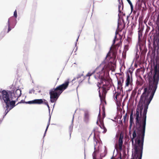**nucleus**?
<instances>
[{
  "instance_id": "1",
  "label": "nucleus",
  "mask_w": 159,
  "mask_h": 159,
  "mask_svg": "<svg viewBox=\"0 0 159 159\" xmlns=\"http://www.w3.org/2000/svg\"><path fill=\"white\" fill-rule=\"evenodd\" d=\"M152 96L151 99L144 106V109L141 117L139 116V111L136 108V113L134 115L135 116V125L137 130V136L136 130H134L132 134V138L131 141L133 148L132 157L131 159H142L143 149V143L146 124L147 113L148 105L152 99Z\"/></svg>"
},
{
  "instance_id": "2",
  "label": "nucleus",
  "mask_w": 159,
  "mask_h": 159,
  "mask_svg": "<svg viewBox=\"0 0 159 159\" xmlns=\"http://www.w3.org/2000/svg\"><path fill=\"white\" fill-rule=\"evenodd\" d=\"M156 30L153 35L152 50L150 56L151 63L150 71L144 77L148 83L157 84L159 81V11L155 22Z\"/></svg>"
},
{
  "instance_id": "3",
  "label": "nucleus",
  "mask_w": 159,
  "mask_h": 159,
  "mask_svg": "<svg viewBox=\"0 0 159 159\" xmlns=\"http://www.w3.org/2000/svg\"><path fill=\"white\" fill-rule=\"evenodd\" d=\"M157 85L152 83H148V87L144 89L143 92L140 97V101L137 107V108H138L139 111L143 110V107L144 108V105L147 101L151 99L152 96L153 98L157 88Z\"/></svg>"
},
{
  "instance_id": "4",
  "label": "nucleus",
  "mask_w": 159,
  "mask_h": 159,
  "mask_svg": "<svg viewBox=\"0 0 159 159\" xmlns=\"http://www.w3.org/2000/svg\"><path fill=\"white\" fill-rule=\"evenodd\" d=\"M69 79L65 81L62 84L50 90V101L51 103L56 102L61 93L68 87Z\"/></svg>"
},
{
  "instance_id": "5",
  "label": "nucleus",
  "mask_w": 159,
  "mask_h": 159,
  "mask_svg": "<svg viewBox=\"0 0 159 159\" xmlns=\"http://www.w3.org/2000/svg\"><path fill=\"white\" fill-rule=\"evenodd\" d=\"M107 66L104 65L101 69V71L97 72V75H94L96 79L98 78L100 80L101 83H103V81L107 82L105 84H103L102 87V92L105 93H106L107 91L109 90L110 88V83L107 81L105 77V70L107 69Z\"/></svg>"
},
{
  "instance_id": "6",
  "label": "nucleus",
  "mask_w": 159,
  "mask_h": 159,
  "mask_svg": "<svg viewBox=\"0 0 159 159\" xmlns=\"http://www.w3.org/2000/svg\"><path fill=\"white\" fill-rule=\"evenodd\" d=\"M21 91L20 89H16L14 90H8L9 102L16 104V102L18 101V98L21 96Z\"/></svg>"
},
{
  "instance_id": "7",
  "label": "nucleus",
  "mask_w": 159,
  "mask_h": 159,
  "mask_svg": "<svg viewBox=\"0 0 159 159\" xmlns=\"http://www.w3.org/2000/svg\"><path fill=\"white\" fill-rule=\"evenodd\" d=\"M16 23V20L14 19L13 17H11L8 19L7 24L8 25L7 33L14 28Z\"/></svg>"
},
{
  "instance_id": "8",
  "label": "nucleus",
  "mask_w": 159,
  "mask_h": 159,
  "mask_svg": "<svg viewBox=\"0 0 159 159\" xmlns=\"http://www.w3.org/2000/svg\"><path fill=\"white\" fill-rule=\"evenodd\" d=\"M2 95H0V99L3 101L4 103L9 102V95L7 90H3L1 91Z\"/></svg>"
},
{
  "instance_id": "9",
  "label": "nucleus",
  "mask_w": 159,
  "mask_h": 159,
  "mask_svg": "<svg viewBox=\"0 0 159 159\" xmlns=\"http://www.w3.org/2000/svg\"><path fill=\"white\" fill-rule=\"evenodd\" d=\"M5 103L6 104V108L5 112L7 113V114L10 110L12 109L16 106V104H15L10 102H6Z\"/></svg>"
},
{
  "instance_id": "10",
  "label": "nucleus",
  "mask_w": 159,
  "mask_h": 159,
  "mask_svg": "<svg viewBox=\"0 0 159 159\" xmlns=\"http://www.w3.org/2000/svg\"><path fill=\"white\" fill-rule=\"evenodd\" d=\"M117 84L118 86L117 87V89H119L120 91L121 90L122 91V84L124 82V79L122 77H120L119 78V79L117 78Z\"/></svg>"
},
{
  "instance_id": "11",
  "label": "nucleus",
  "mask_w": 159,
  "mask_h": 159,
  "mask_svg": "<svg viewBox=\"0 0 159 159\" xmlns=\"http://www.w3.org/2000/svg\"><path fill=\"white\" fill-rule=\"evenodd\" d=\"M132 76L131 77L129 73H126V79L125 81V86H128L129 84L132 83Z\"/></svg>"
},
{
  "instance_id": "12",
  "label": "nucleus",
  "mask_w": 159,
  "mask_h": 159,
  "mask_svg": "<svg viewBox=\"0 0 159 159\" xmlns=\"http://www.w3.org/2000/svg\"><path fill=\"white\" fill-rule=\"evenodd\" d=\"M133 115H134V110H132L131 111L130 115V119H129V122L130 124L129 126V128L130 130L131 129L132 124H134V118H133Z\"/></svg>"
},
{
  "instance_id": "13",
  "label": "nucleus",
  "mask_w": 159,
  "mask_h": 159,
  "mask_svg": "<svg viewBox=\"0 0 159 159\" xmlns=\"http://www.w3.org/2000/svg\"><path fill=\"white\" fill-rule=\"evenodd\" d=\"M89 113L88 111H85L84 114V120L86 123H88L89 120Z\"/></svg>"
},
{
  "instance_id": "14",
  "label": "nucleus",
  "mask_w": 159,
  "mask_h": 159,
  "mask_svg": "<svg viewBox=\"0 0 159 159\" xmlns=\"http://www.w3.org/2000/svg\"><path fill=\"white\" fill-rule=\"evenodd\" d=\"M118 142L119 149L120 150H121L122 148V145L123 142L122 137H120L119 139Z\"/></svg>"
},
{
  "instance_id": "15",
  "label": "nucleus",
  "mask_w": 159,
  "mask_h": 159,
  "mask_svg": "<svg viewBox=\"0 0 159 159\" xmlns=\"http://www.w3.org/2000/svg\"><path fill=\"white\" fill-rule=\"evenodd\" d=\"M121 2H120V4L118 5V12L119 14H120V13H123V12L122 11L123 9V5L122 2V1H121Z\"/></svg>"
},
{
  "instance_id": "16",
  "label": "nucleus",
  "mask_w": 159,
  "mask_h": 159,
  "mask_svg": "<svg viewBox=\"0 0 159 159\" xmlns=\"http://www.w3.org/2000/svg\"><path fill=\"white\" fill-rule=\"evenodd\" d=\"M95 147H96V144H94V151L93 152L92 154V156H93V158H95L96 157L97 154L99 152V149H96Z\"/></svg>"
},
{
  "instance_id": "17",
  "label": "nucleus",
  "mask_w": 159,
  "mask_h": 159,
  "mask_svg": "<svg viewBox=\"0 0 159 159\" xmlns=\"http://www.w3.org/2000/svg\"><path fill=\"white\" fill-rule=\"evenodd\" d=\"M43 99H35L34 100V104H41L43 103Z\"/></svg>"
},
{
  "instance_id": "18",
  "label": "nucleus",
  "mask_w": 159,
  "mask_h": 159,
  "mask_svg": "<svg viewBox=\"0 0 159 159\" xmlns=\"http://www.w3.org/2000/svg\"><path fill=\"white\" fill-rule=\"evenodd\" d=\"M74 118V115H73V119L72 120L70 126L69 127V131L70 133V137H71V135L73 130V120Z\"/></svg>"
},
{
  "instance_id": "19",
  "label": "nucleus",
  "mask_w": 159,
  "mask_h": 159,
  "mask_svg": "<svg viewBox=\"0 0 159 159\" xmlns=\"http://www.w3.org/2000/svg\"><path fill=\"white\" fill-rule=\"evenodd\" d=\"M51 118V116L50 114V113H49V119H48V125H47L46 129H45V131L43 137H45V136L47 131L49 127V126L50 124Z\"/></svg>"
},
{
  "instance_id": "20",
  "label": "nucleus",
  "mask_w": 159,
  "mask_h": 159,
  "mask_svg": "<svg viewBox=\"0 0 159 159\" xmlns=\"http://www.w3.org/2000/svg\"><path fill=\"white\" fill-rule=\"evenodd\" d=\"M104 150L103 153H101L100 154V157H104L106 155L107 153V149L106 147L105 146L104 147Z\"/></svg>"
},
{
  "instance_id": "21",
  "label": "nucleus",
  "mask_w": 159,
  "mask_h": 159,
  "mask_svg": "<svg viewBox=\"0 0 159 159\" xmlns=\"http://www.w3.org/2000/svg\"><path fill=\"white\" fill-rule=\"evenodd\" d=\"M118 23H117V29H119L120 26L121 25L122 23L120 20V15L118 14Z\"/></svg>"
},
{
  "instance_id": "22",
  "label": "nucleus",
  "mask_w": 159,
  "mask_h": 159,
  "mask_svg": "<svg viewBox=\"0 0 159 159\" xmlns=\"http://www.w3.org/2000/svg\"><path fill=\"white\" fill-rule=\"evenodd\" d=\"M101 114H100V109H99V113L98 114V120L96 122V124L97 125H99L98 124V121H99L100 122V123L101 124L102 123V121L101 119Z\"/></svg>"
},
{
  "instance_id": "23",
  "label": "nucleus",
  "mask_w": 159,
  "mask_h": 159,
  "mask_svg": "<svg viewBox=\"0 0 159 159\" xmlns=\"http://www.w3.org/2000/svg\"><path fill=\"white\" fill-rule=\"evenodd\" d=\"M101 65H100V66H98L96 68V69L93 70L92 72H88V73H89V77H90V76H91L94 73H95V72L96 71V70L98 69H99L100 68V67H101Z\"/></svg>"
},
{
  "instance_id": "24",
  "label": "nucleus",
  "mask_w": 159,
  "mask_h": 159,
  "mask_svg": "<svg viewBox=\"0 0 159 159\" xmlns=\"http://www.w3.org/2000/svg\"><path fill=\"white\" fill-rule=\"evenodd\" d=\"M83 76V74L78 75L76 77L74 78L72 80V82H73L76 79H79V78H80L81 77Z\"/></svg>"
},
{
  "instance_id": "25",
  "label": "nucleus",
  "mask_w": 159,
  "mask_h": 159,
  "mask_svg": "<svg viewBox=\"0 0 159 159\" xmlns=\"http://www.w3.org/2000/svg\"><path fill=\"white\" fill-rule=\"evenodd\" d=\"M101 124V125H99V126L102 129H103L104 131L102 132L103 133H105L106 132L107 130L105 127L104 125L102 124V123Z\"/></svg>"
},
{
  "instance_id": "26",
  "label": "nucleus",
  "mask_w": 159,
  "mask_h": 159,
  "mask_svg": "<svg viewBox=\"0 0 159 159\" xmlns=\"http://www.w3.org/2000/svg\"><path fill=\"white\" fill-rule=\"evenodd\" d=\"M115 42H116V40L115 39H114L113 40V42H112V45L110 47V50L107 53V56H106V59L107 57H108L109 56V54H110L111 53V52H110V51L111 50V47L115 43Z\"/></svg>"
},
{
  "instance_id": "27",
  "label": "nucleus",
  "mask_w": 159,
  "mask_h": 159,
  "mask_svg": "<svg viewBox=\"0 0 159 159\" xmlns=\"http://www.w3.org/2000/svg\"><path fill=\"white\" fill-rule=\"evenodd\" d=\"M138 39L139 40H141L140 39V37H142V31L141 30H139L138 31Z\"/></svg>"
},
{
  "instance_id": "28",
  "label": "nucleus",
  "mask_w": 159,
  "mask_h": 159,
  "mask_svg": "<svg viewBox=\"0 0 159 159\" xmlns=\"http://www.w3.org/2000/svg\"><path fill=\"white\" fill-rule=\"evenodd\" d=\"M129 4L130 5L131 10V12H132L133 11V6L132 3L130 0H126Z\"/></svg>"
},
{
  "instance_id": "29",
  "label": "nucleus",
  "mask_w": 159,
  "mask_h": 159,
  "mask_svg": "<svg viewBox=\"0 0 159 159\" xmlns=\"http://www.w3.org/2000/svg\"><path fill=\"white\" fill-rule=\"evenodd\" d=\"M25 103L29 104H34V100L26 102H25Z\"/></svg>"
},
{
  "instance_id": "30",
  "label": "nucleus",
  "mask_w": 159,
  "mask_h": 159,
  "mask_svg": "<svg viewBox=\"0 0 159 159\" xmlns=\"http://www.w3.org/2000/svg\"><path fill=\"white\" fill-rule=\"evenodd\" d=\"M128 73H129L130 74V76H131V77H132V74H133V71L132 70H131V69H129L128 70Z\"/></svg>"
},
{
  "instance_id": "31",
  "label": "nucleus",
  "mask_w": 159,
  "mask_h": 159,
  "mask_svg": "<svg viewBox=\"0 0 159 159\" xmlns=\"http://www.w3.org/2000/svg\"><path fill=\"white\" fill-rule=\"evenodd\" d=\"M34 92H35V90L33 89H30L29 90V93L31 94L32 93H34Z\"/></svg>"
},
{
  "instance_id": "32",
  "label": "nucleus",
  "mask_w": 159,
  "mask_h": 159,
  "mask_svg": "<svg viewBox=\"0 0 159 159\" xmlns=\"http://www.w3.org/2000/svg\"><path fill=\"white\" fill-rule=\"evenodd\" d=\"M43 104H44L45 105H46L47 106V105H48V102L45 99H43Z\"/></svg>"
},
{
  "instance_id": "33",
  "label": "nucleus",
  "mask_w": 159,
  "mask_h": 159,
  "mask_svg": "<svg viewBox=\"0 0 159 159\" xmlns=\"http://www.w3.org/2000/svg\"><path fill=\"white\" fill-rule=\"evenodd\" d=\"M14 16L16 18L17 16V13L16 11V10L14 12V14H13Z\"/></svg>"
},
{
  "instance_id": "34",
  "label": "nucleus",
  "mask_w": 159,
  "mask_h": 159,
  "mask_svg": "<svg viewBox=\"0 0 159 159\" xmlns=\"http://www.w3.org/2000/svg\"><path fill=\"white\" fill-rule=\"evenodd\" d=\"M25 102H25V101L24 100H21L20 101V102H18V103H17L16 105H16H17L18 104H20V103H25Z\"/></svg>"
},
{
  "instance_id": "35",
  "label": "nucleus",
  "mask_w": 159,
  "mask_h": 159,
  "mask_svg": "<svg viewBox=\"0 0 159 159\" xmlns=\"http://www.w3.org/2000/svg\"><path fill=\"white\" fill-rule=\"evenodd\" d=\"M127 118V114L126 113L125 115H124L123 116L124 119V122L125 123L126 122V120Z\"/></svg>"
},
{
  "instance_id": "36",
  "label": "nucleus",
  "mask_w": 159,
  "mask_h": 159,
  "mask_svg": "<svg viewBox=\"0 0 159 159\" xmlns=\"http://www.w3.org/2000/svg\"><path fill=\"white\" fill-rule=\"evenodd\" d=\"M98 93H99V97L100 98V100H101V101H102V97H101V93L100 92V90L99 89V90H98Z\"/></svg>"
},
{
  "instance_id": "37",
  "label": "nucleus",
  "mask_w": 159,
  "mask_h": 159,
  "mask_svg": "<svg viewBox=\"0 0 159 159\" xmlns=\"http://www.w3.org/2000/svg\"><path fill=\"white\" fill-rule=\"evenodd\" d=\"M95 133H94V137H93V140H94V141H95L96 144H97V141H96V138H95Z\"/></svg>"
},
{
  "instance_id": "38",
  "label": "nucleus",
  "mask_w": 159,
  "mask_h": 159,
  "mask_svg": "<svg viewBox=\"0 0 159 159\" xmlns=\"http://www.w3.org/2000/svg\"><path fill=\"white\" fill-rule=\"evenodd\" d=\"M121 19L122 20V22H123V23H124V26H125V21H124V20L123 18V17H120V20Z\"/></svg>"
},
{
  "instance_id": "39",
  "label": "nucleus",
  "mask_w": 159,
  "mask_h": 159,
  "mask_svg": "<svg viewBox=\"0 0 159 159\" xmlns=\"http://www.w3.org/2000/svg\"><path fill=\"white\" fill-rule=\"evenodd\" d=\"M117 95H116L115 97L114 98V99L116 102H118V99H117Z\"/></svg>"
},
{
  "instance_id": "40",
  "label": "nucleus",
  "mask_w": 159,
  "mask_h": 159,
  "mask_svg": "<svg viewBox=\"0 0 159 159\" xmlns=\"http://www.w3.org/2000/svg\"><path fill=\"white\" fill-rule=\"evenodd\" d=\"M79 36H80V35H79V36H78V38H77V39H76V42H75V46H76V45H77V41H78V39H79Z\"/></svg>"
},
{
  "instance_id": "41",
  "label": "nucleus",
  "mask_w": 159,
  "mask_h": 159,
  "mask_svg": "<svg viewBox=\"0 0 159 159\" xmlns=\"http://www.w3.org/2000/svg\"><path fill=\"white\" fill-rule=\"evenodd\" d=\"M116 93H116V95H117V96H119L120 95V94H121V91H120V92H117Z\"/></svg>"
},
{
  "instance_id": "42",
  "label": "nucleus",
  "mask_w": 159,
  "mask_h": 159,
  "mask_svg": "<svg viewBox=\"0 0 159 159\" xmlns=\"http://www.w3.org/2000/svg\"><path fill=\"white\" fill-rule=\"evenodd\" d=\"M143 110L139 111V114L141 116H142Z\"/></svg>"
},
{
  "instance_id": "43",
  "label": "nucleus",
  "mask_w": 159,
  "mask_h": 159,
  "mask_svg": "<svg viewBox=\"0 0 159 159\" xmlns=\"http://www.w3.org/2000/svg\"><path fill=\"white\" fill-rule=\"evenodd\" d=\"M47 106V107H48V110H49V113H50V107H49L48 104Z\"/></svg>"
},
{
  "instance_id": "44",
  "label": "nucleus",
  "mask_w": 159,
  "mask_h": 159,
  "mask_svg": "<svg viewBox=\"0 0 159 159\" xmlns=\"http://www.w3.org/2000/svg\"><path fill=\"white\" fill-rule=\"evenodd\" d=\"M129 69H131V70H132L133 71L134 70V68L133 67H132V68H130Z\"/></svg>"
},
{
  "instance_id": "45",
  "label": "nucleus",
  "mask_w": 159,
  "mask_h": 159,
  "mask_svg": "<svg viewBox=\"0 0 159 159\" xmlns=\"http://www.w3.org/2000/svg\"><path fill=\"white\" fill-rule=\"evenodd\" d=\"M125 49H126V51H126L128 50V47L126 46H125Z\"/></svg>"
},
{
  "instance_id": "46",
  "label": "nucleus",
  "mask_w": 159,
  "mask_h": 159,
  "mask_svg": "<svg viewBox=\"0 0 159 159\" xmlns=\"http://www.w3.org/2000/svg\"><path fill=\"white\" fill-rule=\"evenodd\" d=\"M7 114V113H6L5 112L3 118L5 117V116Z\"/></svg>"
},
{
  "instance_id": "47",
  "label": "nucleus",
  "mask_w": 159,
  "mask_h": 159,
  "mask_svg": "<svg viewBox=\"0 0 159 159\" xmlns=\"http://www.w3.org/2000/svg\"><path fill=\"white\" fill-rule=\"evenodd\" d=\"M84 79L82 80H79V83H81V82H82V81L84 80Z\"/></svg>"
},
{
  "instance_id": "48",
  "label": "nucleus",
  "mask_w": 159,
  "mask_h": 159,
  "mask_svg": "<svg viewBox=\"0 0 159 159\" xmlns=\"http://www.w3.org/2000/svg\"><path fill=\"white\" fill-rule=\"evenodd\" d=\"M98 128V127L95 128L94 129H93V131L94 132Z\"/></svg>"
},
{
  "instance_id": "49",
  "label": "nucleus",
  "mask_w": 159,
  "mask_h": 159,
  "mask_svg": "<svg viewBox=\"0 0 159 159\" xmlns=\"http://www.w3.org/2000/svg\"><path fill=\"white\" fill-rule=\"evenodd\" d=\"M129 17V15L127 16L126 20L127 21H128V18Z\"/></svg>"
},
{
  "instance_id": "50",
  "label": "nucleus",
  "mask_w": 159,
  "mask_h": 159,
  "mask_svg": "<svg viewBox=\"0 0 159 159\" xmlns=\"http://www.w3.org/2000/svg\"><path fill=\"white\" fill-rule=\"evenodd\" d=\"M102 109L103 111L104 110V106H103L102 107Z\"/></svg>"
},
{
  "instance_id": "51",
  "label": "nucleus",
  "mask_w": 159,
  "mask_h": 159,
  "mask_svg": "<svg viewBox=\"0 0 159 159\" xmlns=\"http://www.w3.org/2000/svg\"><path fill=\"white\" fill-rule=\"evenodd\" d=\"M121 14H122L123 16H125V13H123H123H121Z\"/></svg>"
},
{
  "instance_id": "52",
  "label": "nucleus",
  "mask_w": 159,
  "mask_h": 159,
  "mask_svg": "<svg viewBox=\"0 0 159 159\" xmlns=\"http://www.w3.org/2000/svg\"><path fill=\"white\" fill-rule=\"evenodd\" d=\"M116 38H117L116 35H115L114 39H116Z\"/></svg>"
},
{
  "instance_id": "53",
  "label": "nucleus",
  "mask_w": 159,
  "mask_h": 159,
  "mask_svg": "<svg viewBox=\"0 0 159 159\" xmlns=\"http://www.w3.org/2000/svg\"><path fill=\"white\" fill-rule=\"evenodd\" d=\"M89 73H88V74L86 75V76H89Z\"/></svg>"
},
{
  "instance_id": "54",
  "label": "nucleus",
  "mask_w": 159,
  "mask_h": 159,
  "mask_svg": "<svg viewBox=\"0 0 159 159\" xmlns=\"http://www.w3.org/2000/svg\"><path fill=\"white\" fill-rule=\"evenodd\" d=\"M41 92V90H39L38 91V93H40Z\"/></svg>"
},
{
  "instance_id": "55",
  "label": "nucleus",
  "mask_w": 159,
  "mask_h": 159,
  "mask_svg": "<svg viewBox=\"0 0 159 159\" xmlns=\"http://www.w3.org/2000/svg\"><path fill=\"white\" fill-rule=\"evenodd\" d=\"M118 0V1H119V3L120 4V0Z\"/></svg>"
},
{
  "instance_id": "56",
  "label": "nucleus",
  "mask_w": 159,
  "mask_h": 159,
  "mask_svg": "<svg viewBox=\"0 0 159 159\" xmlns=\"http://www.w3.org/2000/svg\"><path fill=\"white\" fill-rule=\"evenodd\" d=\"M103 63V64H104L105 63V62H104V61L102 63V64Z\"/></svg>"
},
{
  "instance_id": "57",
  "label": "nucleus",
  "mask_w": 159,
  "mask_h": 159,
  "mask_svg": "<svg viewBox=\"0 0 159 159\" xmlns=\"http://www.w3.org/2000/svg\"><path fill=\"white\" fill-rule=\"evenodd\" d=\"M116 34H117V32L116 31Z\"/></svg>"
},
{
  "instance_id": "58",
  "label": "nucleus",
  "mask_w": 159,
  "mask_h": 159,
  "mask_svg": "<svg viewBox=\"0 0 159 159\" xmlns=\"http://www.w3.org/2000/svg\"><path fill=\"white\" fill-rule=\"evenodd\" d=\"M77 47L76 49V51L77 50Z\"/></svg>"
},
{
  "instance_id": "59",
  "label": "nucleus",
  "mask_w": 159,
  "mask_h": 159,
  "mask_svg": "<svg viewBox=\"0 0 159 159\" xmlns=\"http://www.w3.org/2000/svg\"><path fill=\"white\" fill-rule=\"evenodd\" d=\"M98 87H99V89H99L100 88V87L99 86H98Z\"/></svg>"
},
{
  "instance_id": "60",
  "label": "nucleus",
  "mask_w": 159,
  "mask_h": 159,
  "mask_svg": "<svg viewBox=\"0 0 159 159\" xmlns=\"http://www.w3.org/2000/svg\"><path fill=\"white\" fill-rule=\"evenodd\" d=\"M149 52L148 53V54H147V56H148V54H149Z\"/></svg>"
},
{
  "instance_id": "61",
  "label": "nucleus",
  "mask_w": 159,
  "mask_h": 159,
  "mask_svg": "<svg viewBox=\"0 0 159 159\" xmlns=\"http://www.w3.org/2000/svg\"><path fill=\"white\" fill-rule=\"evenodd\" d=\"M55 105V104H54V105H53V107H54Z\"/></svg>"
},
{
  "instance_id": "62",
  "label": "nucleus",
  "mask_w": 159,
  "mask_h": 159,
  "mask_svg": "<svg viewBox=\"0 0 159 159\" xmlns=\"http://www.w3.org/2000/svg\"><path fill=\"white\" fill-rule=\"evenodd\" d=\"M120 159H121V157H120Z\"/></svg>"
},
{
  "instance_id": "63",
  "label": "nucleus",
  "mask_w": 159,
  "mask_h": 159,
  "mask_svg": "<svg viewBox=\"0 0 159 159\" xmlns=\"http://www.w3.org/2000/svg\"><path fill=\"white\" fill-rule=\"evenodd\" d=\"M104 115H105V113H104Z\"/></svg>"
},
{
  "instance_id": "64",
  "label": "nucleus",
  "mask_w": 159,
  "mask_h": 159,
  "mask_svg": "<svg viewBox=\"0 0 159 159\" xmlns=\"http://www.w3.org/2000/svg\"><path fill=\"white\" fill-rule=\"evenodd\" d=\"M93 159H95V158H93Z\"/></svg>"
}]
</instances>
